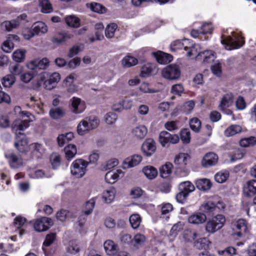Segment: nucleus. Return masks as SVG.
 Wrapping results in <instances>:
<instances>
[{
    "mask_svg": "<svg viewBox=\"0 0 256 256\" xmlns=\"http://www.w3.org/2000/svg\"><path fill=\"white\" fill-rule=\"evenodd\" d=\"M80 249L76 244L74 242H70L68 248V252L72 254H76L79 252Z\"/></svg>",
    "mask_w": 256,
    "mask_h": 256,
    "instance_id": "nucleus-62",
    "label": "nucleus"
},
{
    "mask_svg": "<svg viewBox=\"0 0 256 256\" xmlns=\"http://www.w3.org/2000/svg\"><path fill=\"white\" fill-rule=\"evenodd\" d=\"M242 131V128L238 125H232L224 131V135L229 137L235 135Z\"/></svg>",
    "mask_w": 256,
    "mask_h": 256,
    "instance_id": "nucleus-43",
    "label": "nucleus"
},
{
    "mask_svg": "<svg viewBox=\"0 0 256 256\" xmlns=\"http://www.w3.org/2000/svg\"><path fill=\"white\" fill-rule=\"evenodd\" d=\"M26 51L18 50H16L12 54L13 60L18 62H22L25 57Z\"/></svg>",
    "mask_w": 256,
    "mask_h": 256,
    "instance_id": "nucleus-54",
    "label": "nucleus"
},
{
    "mask_svg": "<svg viewBox=\"0 0 256 256\" xmlns=\"http://www.w3.org/2000/svg\"><path fill=\"white\" fill-rule=\"evenodd\" d=\"M206 220V214L202 212H196L190 216L188 218L190 223L199 224H202Z\"/></svg>",
    "mask_w": 256,
    "mask_h": 256,
    "instance_id": "nucleus-25",
    "label": "nucleus"
},
{
    "mask_svg": "<svg viewBox=\"0 0 256 256\" xmlns=\"http://www.w3.org/2000/svg\"><path fill=\"white\" fill-rule=\"evenodd\" d=\"M77 78V75L76 74L73 72L69 74L66 78H65L64 80V84L66 86H68L69 88H68V90L70 92H73L75 89V86L74 85H72L73 84L74 80Z\"/></svg>",
    "mask_w": 256,
    "mask_h": 256,
    "instance_id": "nucleus-37",
    "label": "nucleus"
},
{
    "mask_svg": "<svg viewBox=\"0 0 256 256\" xmlns=\"http://www.w3.org/2000/svg\"><path fill=\"white\" fill-rule=\"evenodd\" d=\"M117 28V24L114 23L108 24L105 30V34L106 37L108 38H112Z\"/></svg>",
    "mask_w": 256,
    "mask_h": 256,
    "instance_id": "nucleus-52",
    "label": "nucleus"
},
{
    "mask_svg": "<svg viewBox=\"0 0 256 256\" xmlns=\"http://www.w3.org/2000/svg\"><path fill=\"white\" fill-rule=\"evenodd\" d=\"M72 111L76 114L82 113L85 109V106L80 98L73 97L71 100Z\"/></svg>",
    "mask_w": 256,
    "mask_h": 256,
    "instance_id": "nucleus-20",
    "label": "nucleus"
},
{
    "mask_svg": "<svg viewBox=\"0 0 256 256\" xmlns=\"http://www.w3.org/2000/svg\"><path fill=\"white\" fill-rule=\"evenodd\" d=\"M173 165L170 162H166L164 165L160 168V176L164 178H168L172 174Z\"/></svg>",
    "mask_w": 256,
    "mask_h": 256,
    "instance_id": "nucleus-27",
    "label": "nucleus"
},
{
    "mask_svg": "<svg viewBox=\"0 0 256 256\" xmlns=\"http://www.w3.org/2000/svg\"><path fill=\"white\" fill-rule=\"evenodd\" d=\"M27 15L26 14H22L18 16L16 19L11 21H6L2 24V28L4 27L7 31H10L13 28H16L22 20L27 22Z\"/></svg>",
    "mask_w": 256,
    "mask_h": 256,
    "instance_id": "nucleus-10",
    "label": "nucleus"
},
{
    "mask_svg": "<svg viewBox=\"0 0 256 256\" xmlns=\"http://www.w3.org/2000/svg\"><path fill=\"white\" fill-rule=\"evenodd\" d=\"M74 138V134L72 132L60 134L57 138V142L60 146H63Z\"/></svg>",
    "mask_w": 256,
    "mask_h": 256,
    "instance_id": "nucleus-31",
    "label": "nucleus"
},
{
    "mask_svg": "<svg viewBox=\"0 0 256 256\" xmlns=\"http://www.w3.org/2000/svg\"><path fill=\"white\" fill-rule=\"evenodd\" d=\"M130 222L134 229L137 228L141 222V218L138 214H133L130 216L129 218Z\"/></svg>",
    "mask_w": 256,
    "mask_h": 256,
    "instance_id": "nucleus-49",
    "label": "nucleus"
},
{
    "mask_svg": "<svg viewBox=\"0 0 256 256\" xmlns=\"http://www.w3.org/2000/svg\"><path fill=\"white\" fill-rule=\"evenodd\" d=\"M221 42L225 46V48L227 50H232L240 48L244 42L240 36L234 34L232 36H229L225 39H222Z\"/></svg>",
    "mask_w": 256,
    "mask_h": 256,
    "instance_id": "nucleus-3",
    "label": "nucleus"
},
{
    "mask_svg": "<svg viewBox=\"0 0 256 256\" xmlns=\"http://www.w3.org/2000/svg\"><path fill=\"white\" fill-rule=\"evenodd\" d=\"M12 38L17 40L18 37L16 35H11L7 40L4 42L2 46V49L6 52H10L14 48V44L12 40Z\"/></svg>",
    "mask_w": 256,
    "mask_h": 256,
    "instance_id": "nucleus-29",
    "label": "nucleus"
},
{
    "mask_svg": "<svg viewBox=\"0 0 256 256\" xmlns=\"http://www.w3.org/2000/svg\"><path fill=\"white\" fill-rule=\"evenodd\" d=\"M66 156L68 160L72 159L76 154V146L74 144H68L64 148Z\"/></svg>",
    "mask_w": 256,
    "mask_h": 256,
    "instance_id": "nucleus-44",
    "label": "nucleus"
},
{
    "mask_svg": "<svg viewBox=\"0 0 256 256\" xmlns=\"http://www.w3.org/2000/svg\"><path fill=\"white\" fill-rule=\"evenodd\" d=\"M132 240L134 242V246H138L144 243L146 240V237L140 234H136Z\"/></svg>",
    "mask_w": 256,
    "mask_h": 256,
    "instance_id": "nucleus-58",
    "label": "nucleus"
},
{
    "mask_svg": "<svg viewBox=\"0 0 256 256\" xmlns=\"http://www.w3.org/2000/svg\"><path fill=\"white\" fill-rule=\"evenodd\" d=\"M234 234L238 237L242 236L246 232L247 226L246 221L244 219H240L234 224Z\"/></svg>",
    "mask_w": 256,
    "mask_h": 256,
    "instance_id": "nucleus-14",
    "label": "nucleus"
},
{
    "mask_svg": "<svg viewBox=\"0 0 256 256\" xmlns=\"http://www.w3.org/2000/svg\"><path fill=\"white\" fill-rule=\"evenodd\" d=\"M198 234L194 230H186L184 232L183 238L186 242H191L197 237Z\"/></svg>",
    "mask_w": 256,
    "mask_h": 256,
    "instance_id": "nucleus-41",
    "label": "nucleus"
},
{
    "mask_svg": "<svg viewBox=\"0 0 256 256\" xmlns=\"http://www.w3.org/2000/svg\"><path fill=\"white\" fill-rule=\"evenodd\" d=\"M142 160V156L139 154H134L125 159L123 162V168H128L138 165Z\"/></svg>",
    "mask_w": 256,
    "mask_h": 256,
    "instance_id": "nucleus-16",
    "label": "nucleus"
},
{
    "mask_svg": "<svg viewBox=\"0 0 256 256\" xmlns=\"http://www.w3.org/2000/svg\"><path fill=\"white\" fill-rule=\"evenodd\" d=\"M10 74H12L15 77L16 76L20 75L22 72V67L19 64H15L10 67Z\"/></svg>",
    "mask_w": 256,
    "mask_h": 256,
    "instance_id": "nucleus-59",
    "label": "nucleus"
},
{
    "mask_svg": "<svg viewBox=\"0 0 256 256\" xmlns=\"http://www.w3.org/2000/svg\"><path fill=\"white\" fill-rule=\"evenodd\" d=\"M65 114V110L60 107L51 108L49 112L50 116L54 120L60 118L64 116Z\"/></svg>",
    "mask_w": 256,
    "mask_h": 256,
    "instance_id": "nucleus-34",
    "label": "nucleus"
},
{
    "mask_svg": "<svg viewBox=\"0 0 256 256\" xmlns=\"http://www.w3.org/2000/svg\"><path fill=\"white\" fill-rule=\"evenodd\" d=\"M157 62L160 64H166L172 60V56L170 54L158 51L153 53Z\"/></svg>",
    "mask_w": 256,
    "mask_h": 256,
    "instance_id": "nucleus-22",
    "label": "nucleus"
},
{
    "mask_svg": "<svg viewBox=\"0 0 256 256\" xmlns=\"http://www.w3.org/2000/svg\"><path fill=\"white\" fill-rule=\"evenodd\" d=\"M48 58H44L41 60H36L32 61L28 64V68L32 70H44L48 66Z\"/></svg>",
    "mask_w": 256,
    "mask_h": 256,
    "instance_id": "nucleus-17",
    "label": "nucleus"
},
{
    "mask_svg": "<svg viewBox=\"0 0 256 256\" xmlns=\"http://www.w3.org/2000/svg\"><path fill=\"white\" fill-rule=\"evenodd\" d=\"M95 202L92 199L86 203L85 207L82 210L83 212L86 216L91 214L94 208Z\"/></svg>",
    "mask_w": 256,
    "mask_h": 256,
    "instance_id": "nucleus-56",
    "label": "nucleus"
},
{
    "mask_svg": "<svg viewBox=\"0 0 256 256\" xmlns=\"http://www.w3.org/2000/svg\"><path fill=\"white\" fill-rule=\"evenodd\" d=\"M244 192L246 196H252L256 194V180L248 181L244 188Z\"/></svg>",
    "mask_w": 256,
    "mask_h": 256,
    "instance_id": "nucleus-23",
    "label": "nucleus"
},
{
    "mask_svg": "<svg viewBox=\"0 0 256 256\" xmlns=\"http://www.w3.org/2000/svg\"><path fill=\"white\" fill-rule=\"evenodd\" d=\"M28 144V140L26 137L23 136V134L19 132L16 138V142L14 146L20 152H26V146Z\"/></svg>",
    "mask_w": 256,
    "mask_h": 256,
    "instance_id": "nucleus-19",
    "label": "nucleus"
},
{
    "mask_svg": "<svg viewBox=\"0 0 256 256\" xmlns=\"http://www.w3.org/2000/svg\"><path fill=\"white\" fill-rule=\"evenodd\" d=\"M148 132L146 128L143 125L137 126L132 130V134L136 138L138 139H143Z\"/></svg>",
    "mask_w": 256,
    "mask_h": 256,
    "instance_id": "nucleus-28",
    "label": "nucleus"
},
{
    "mask_svg": "<svg viewBox=\"0 0 256 256\" xmlns=\"http://www.w3.org/2000/svg\"><path fill=\"white\" fill-rule=\"evenodd\" d=\"M158 71V68L156 64L148 63L142 67L140 76L146 78L156 74Z\"/></svg>",
    "mask_w": 256,
    "mask_h": 256,
    "instance_id": "nucleus-12",
    "label": "nucleus"
},
{
    "mask_svg": "<svg viewBox=\"0 0 256 256\" xmlns=\"http://www.w3.org/2000/svg\"><path fill=\"white\" fill-rule=\"evenodd\" d=\"M194 105V102L193 100H190L185 102L182 106L184 112L186 114L190 113L193 110Z\"/></svg>",
    "mask_w": 256,
    "mask_h": 256,
    "instance_id": "nucleus-64",
    "label": "nucleus"
},
{
    "mask_svg": "<svg viewBox=\"0 0 256 256\" xmlns=\"http://www.w3.org/2000/svg\"><path fill=\"white\" fill-rule=\"evenodd\" d=\"M218 208V205H216L213 202L208 201L201 205L200 210L204 212H214Z\"/></svg>",
    "mask_w": 256,
    "mask_h": 256,
    "instance_id": "nucleus-40",
    "label": "nucleus"
},
{
    "mask_svg": "<svg viewBox=\"0 0 256 256\" xmlns=\"http://www.w3.org/2000/svg\"><path fill=\"white\" fill-rule=\"evenodd\" d=\"M190 158V156L188 154L180 153L176 156L174 163L175 164L179 166L180 168H182L186 164L187 161Z\"/></svg>",
    "mask_w": 256,
    "mask_h": 256,
    "instance_id": "nucleus-30",
    "label": "nucleus"
},
{
    "mask_svg": "<svg viewBox=\"0 0 256 256\" xmlns=\"http://www.w3.org/2000/svg\"><path fill=\"white\" fill-rule=\"evenodd\" d=\"M218 160V156L214 152L207 153L204 157L202 163L203 166L207 168L215 165Z\"/></svg>",
    "mask_w": 256,
    "mask_h": 256,
    "instance_id": "nucleus-18",
    "label": "nucleus"
},
{
    "mask_svg": "<svg viewBox=\"0 0 256 256\" xmlns=\"http://www.w3.org/2000/svg\"><path fill=\"white\" fill-rule=\"evenodd\" d=\"M16 82V78L12 74H8L4 76L2 81V84L4 87H10Z\"/></svg>",
    "mask_w": 256,
    "mask_h": 256,
    "instance_id": "nucleus-51",
    "label": "nucleus"
},
{
    "mask_svg": "<svg viewBox=\"0 0 256 256\" xmlns=\"http://www.w3.org/2000/svg\"><path fill=\"white\" fill-rule=\"evenodd\" d=\"M142 171L144 175L150 180L154 178L158 174L156 169L152 166H145Z\"/></svg>",
    "mask_w": 256,
    "mask_h": 256,
    "instance_id": "nucleus-38",
    "label": "nucleus"
},
{
    "mask_svg": "<svg viewBox=\"0 0 256 256\" xmlns=\"http://www.w3.org/2000/svg\"><path fill=\"white\" fill-rule=\"evenodd\" d=\"M30 146L32 149L33 155H34L37 158H39L44 152V148L42 144L36 142L32 144Z\"/></svg>",
    "mask_w": 256,
    "mask_h": 256,
    "instance_id": "nucleus-47",
    "label": "nucleus"
},
{
    "mask_svg": "<svg viewBox=\"0 0 256 256\" xmlns=\"http://www.w3.org/2000/svg\"><path fill=\"white\" fill-rule=\"evenodd\" d=\"M182 229V224L180 222L174 224L170 230V236L174 238L176 237L178 234V232H179Z\"/></svg>",
    "mask_w": 256,
    "mask_h": 256,
    "instance_id": "nucleus-63",
    "label": "nucleus"
},
{
    "mask_svg": "<svg viewBox=\"0 0 256 256\" xmlns=\"http://www.w3.org/2000/svg\"><path fill=\"white\" fill-rule=\"evenodd\" d=\"M164 78L170 80H177L180 76V70L177 64H170L162 71Z\"/></svg>",
    "mask_w": 256,
    "mask_h": 256,
    "instance_id": "nucleus-6",
    "label": "nucleus"
},
{
    "mask_svg": "<svg viewBox=\"0 0 256 256\" xmlns=\"http://www.w3.org/2000/svg\"><path fill=\"white\" fill-rule=\"evenodd\" d=\"M232 98L233 95L231 93L226 94L224 96L218 106L219 109L222 111H228L227 114H232V111L229 110H226V108L231 106L232 103Z\"/></svg>",
    "mask_w": 256,
    "mask_h": 256,
    "instance_id": "nucleus-15",
    "label": "nucleus"
},
{
    "mask_svg": "<svg viewBox=\"0 0 256 256\" xmlns=\"http://www.w3.org/2000/svg\"><path fill=\"white\" fill-rule=\"evenodd\" d=\"M179 189L189 195L190 193L195 190V186L190 182L186 181L180 184Z\"/></svg>",
    "mask_w": 256,
    "mask_h": 256,
    "instance_id": "nucleus-35",
    "label": "nucleus"
},
{
    "mask_svg": "<svg viewBox=\"0 0 256 256\" xmlns=\"http://www.w3.org/2000/svg\"><path fill=\"white\" fill-rule=\"evenodd\" d=\"M181 140L186 144H188L190 140V132L188 129H184L181 131Z\"/></svg>",
    "mask_w": 256,
    "mask_h": 256,
    "instance_id": "nucleus-60",
    "label": "nucleus"
},
{
    "mask_svg": "<svg viewBox=\"0 0 256 256\" xmlns=\"http://www.w3.org/2000/svg\"><path fill=\"white\" fill-rule=\"evenodd\" d=\"M53 225L52 220L48 217H42L36 220L34 224L35 230L38 232L46 231Z\"/></svg>",
    "mask_w": 256,
    "mask_h": 256,
    "instance_id": "nucleus-8",
    "label": "nucleus"
},
{
    "mask_svg": "<svg viewBox=\"0 0 256 256\" xmlns=\"http://www.w3.org/2000/svg\"><path fill=\"white\" fill-rule=\"evenodd\" d=\"M29 123L30 120H16L12 124V128L16 131L24 130L29 126Z\"/></svg>",
    "mask_w": 256,
    "mask_h": 256,
    "instance_id": "nucleus-32",
    "label": "nucleus"
},
{
    "mask_svg": "<svg viewBox=\"0 0 256 256\" xmlns=\"http://www.w3.org/2000/svg\"><path fill=\"white\" fill-rule=\"evenodd\" d=\"M225 222V217L222 214H218L208 221L206 230L209 233H214L222 228Z\"/></svg>",
    "mask_w": 256,
    "mask_h": 256,
    "instance_id": "nucleus-4",
    "label": "nucleus"
},
{
    "mask_svg": "<svg viewBox=\"0 0 256 256\" xmlns=\"http://www.w3.org/2000/svg\"><path fill=\"white\" fill-rule=\"evenodd\" d=\"M195 184L196 188L200 190L206 191L209 190L212 186L210 180L208 178H201L196 180Z\"/></svg>",
    "mask_w": 256,
    "mask_h": 256,
    "instance_id": "nucleus-26",
    "label": "nucleus"
},
{
    "mask_svg": "<svg viewBox=\"0 0 256 256\" xmlns=\"http://www.w3.org/2000/svg\"><path fill=\"white\" fill-rule=\"evenodd\" d=\"M65 21L66 24L73 28H78L80 26V19L74 16H69L66 18Z\"/></svg>",
    "mask_w": 256,
    "mask_h": 256,
    "instance_id": "nucleus-46",
    "label": "nucleus"
},
{
    "mask_svg": "<svg viewBox=\"0 0 256 256\" xmlns=\"http://www.w3.org/2000/svg\"><path fill=\"white\" fill-rule=\"evenodd\" d=\"M218 253L220 256H235L238 254L236 249L232 246L226 247L224 250H220Z\"/></svg>",
    "mask_w": 256,
    "mask_h": 256,
    "instance_id": "nucleus-42",
    "label": "nucleus"
},
{
    "mask_svg": "<svg viewBox=\"0 0 256 256\" xmlns=\"http://www.w3.org/2000/svg\"><path fill=\"white\" fill-rule=\"evenodd\" d=\"M73 36L74 35L70 33L60 34L53 38L52 41L54 44H61L72 38Z\"/></svg>",
    "mask_w": 256,
    "mask_h": 256,
    "instance_id": "nucleus-33",
    "label": "nucleus"
},
{
    "mask_svg": "<svg viewBox=\"0 0 256 256\" xmlns=\"http://www.w3.org/2000/svg\"><path fill=\"white\" fill-rule=\"evenodd\" d=\"M138 62V60L132 56H125L122 61V65L124 68H130L136 65Z\"/></svg>",
    "mask_w": 256,
    "mask_h": 256,
    "instance_id": "nucleus-39",
    "label": "nucleus"
},
{
    "mask_svg": "<svg viewBox=\"0 0 256 256\" xmlns=\"http://www.w3.org/2000/svg\"><path fill=\"white\" fill-rule=\"evenodd\" d=\"M180 140L177 134H172L166 131H162L159 134V142L162 146H166L168 143L175 144Z\"/></svg>",
    "mask_w": 256,
    "mask_h": 256,
    "instance_id": "nucleus-9",
    "label": "nucleus"
},
{
    "mask_svg": "<svg viewBox=\"0 0 256 256\" xmlns=\"http://www.w3.org/2000/svg\"><path fill=\"white\" fill-rule=\"evenodd\" d=\"M190 128L194 132H198L201 128V122L196 118H192L189 122Z\"/></svg>",
    "mask_w": 256,
    "mask_h": 256,
    "instance_id": "nucleus-50",
    "label": "nucleus"
},
{
    "mask_svg": "<svg viewBox=\"0 0 256 256\" xmlns=\"http://www.w3.org/2000/svg\"><path fill=\"white\" fill-rule=\"evenodd\" d=\"M188 42V40L186 39L182 40V42L179 40H176L170 44L171 50L174 51L182 48L184 50V47L187 46L186 44Z\"/></svg>",
    "mask_w": 256,
    "mask_h": 256,
    "instance_id": "nucleus-45",
    "label": "nucleus"
},
{
    "mask_svg": "<svg viewBox=\"0 0 256 256\" xmlns=\"http://www.w3.org/2000/svg\"><path fill=\"white\" fill-rule=\"evenodd\" d=\"M106 252L110 256H115L118 252V246L113 241L108 240L104 244Z\"/></svg>",
    "mask_w": 256,
    "mask_h": 256,
    "instance_id": "nucleus-24",
    "label": "nucleus"
},
{
    "mask_svg": "<svg viewBox=\"0 0 256 256\" xmlns=\"http://www.w3.org/2000/svg\"><path fill=\"white\" fill-rule=\"evenodd\" d=\"M102 197L106 203L110 204L114 198V192L112 190H106L103 193Z\"/></svg>",
    "mask_w": 256,
    "mask_h": 256,
    "instance_id": "nucleus-57",
    "label": "nucleus"
},
{
    "mask_svg": "<svg viewBox=\"0 0 256 256\" xmlns=\"http://www.w3.org/2000/svg\"><path fill=\"white\" fill-rule=\"evenodd\" d=\"M90 8L93 12L99 14H103L106 12V8L98 3H91L90 4Z\"/></svg>",
    "mask_w": 256,
    "mask_h": 256,
    "instance_id": "nucleus-53",
    "label": "nucleus"
},
{
    "mask_svg": "<svg viewBox=\"0 0 256 256\" xmlns=\"http://www.w3.org/2000/svg\"><path fill=\"white\" fill-rule=\"evenodd\" d=\"M5 156L8 160V164L12 168H17L22 165V160L20 156L12 152L7 153Z\"/></svg>",
    "mask_w": 256,
    "mask_h": 256,
    "instance_id": "nucleus-13",
    "label": "nucleus"
},
{
    "mask_svg": "<svg viewBox=\"0 0 256 256\" xmlns=\"http://www.w3.org/2000/svg\"><path fill=\"white\" fill-rule=\"evenodd\" d=\"M142 150L146 156H151L156 150L155 142L151 138L146 139L142 144Z\"/></svg>",
    "mask_w": 256,
    "mask_h": 256,
    "instance_id": "nucleus-11",
    "label": "nucleus"
},
{
    "mask_svg": "<svg viewBox=\"0 0 256 256\" xmlns=\"http://www.w3.org/2000/svg\"><path fill=\"white\" fill-rule=\"evenodd\" d=\"M40 6L42 8V12L44 13L48 14L52 12V4L48 0H41Z\"/></svg>",
    "mask_w": 256,
    "mask_h": 256,
    "instance_id": "nucleus-48",
    "label": "nucleus"
},
{
    "mask_svg": "<svg viewBox=\"0 0 256 256\" xmlns=\"http://www.w3.org/2000/svg\"><path fill=\"white\" fill-rule=\"evenodd\" d=\"M201 48L198 44H190L189 46L184 47V50L187 52L186 56L191 57H204V62H208L214 60L216 53L212 50H204L201 52Z\"/></svg>",
    "mask_w": 256,
    "mask_h": 256,
    "instance_id": "nucleus-1",
    "label": "nucleus"
},
{
    "mask_svg": "<svg viewBox=\"0 0 256 256\" xmlns=\"http://www.w3.org/2000/svg\"><path fill=\"white\" fill-rule=\"evenodd\" d=\"M121 170H111L108 172L105 175V180L106 182L109 184H113L115 183L118 180L119 177V172H121Z\"/></svg>",
    "mask_w": 256,
    "mask_h": 256,
    "instance_id": "nucleus-36",
    "label": "nucleus"
},
{
    "mask_svg": "<svg viewBox=\"0 0 256 256\" xmlns=\"http://www.w3.org/2000/svg\"><path fill=\"white\" fill-rule=\"evenodd\" d=\"M47 31L48 27L44 22L40 21L37 22L33 24L32 30L28 32L29 34L28 35L24 34V38L28 40L35 35L45 34Z\"/></svg>",
    "mask_w": 256,
    "mask_h": 256,
    "instance_id": "nucleus-7",
    "label": "nucleus"
},
{
    "mask_svg": "<svg viewBox=\"0 0 256 256\" xmlns=\"http://www.w3.org/2000/svg\"><path fill=\"white\" fill-rule=\"evenodd\" d=\"M50 161L53 169H56L60 166V157L58 155L52 154L50 156Z\"/></svg>",
    "mask_w": 256,
    "mask_h": 256,
    "instance_id": "nucleus-61",
    "label": "nucleus"
},
{
    "mask_svg": "<svg viewBox=\"0 0 256 256\" xmlns=\"http://www.w3.org/2000/svg\"><path fill=\"white\" fill-rule=\"evenodd\" d=\"M88 162L82 159H77L72 164L70 172L72 175L77 178H82L87 170Z\"/></svg>",
    "mask_w": 256,
    "mask_h": 256,
    "instance_id": "nucleus-5",
    "label": "nucleus"
},
{
    "mask_svg": "<svg viewBox=\"0 0 256 256\" xmlns=\"http://www.w3.org/2000/svg\"><path fill=\"white\" fill-rule=\"evenodd\" d=\"M100 123L99 120L95 116L86 118L78 126L77 131L80 135L83 136L90 130L96 128Z\"/></svg>",
    "mask_w": 256,
    "mask_h": 256,
    "instance_id": "nucleus-2",
    "label": "nucleus"
},
{
    "mask_svg": "<svg viewBox=\"0 0 256 256\" xmlns=\"http://www.w3.org/2000/svg\"><path fill=\"white\" fill-rule=\"evenodd\" d=\"M60 79V74L58 72H54L45 80L44 85L48 90H52L55 87Z\"/></svg>",
    "mask_w": 256,
    "mask_h": 256,
    "instance_id": "nucleus-21",
    "label": "nucleus"
},
{
    "mask_svg": "<svg viewBox=\"0 0 256 256\" xmlns=\"http://www.w3.org/2000/svg\"><path fill=\"white\" fill-rule=\"evenodd\" d=\"M118 118V116L114 112H108L104 117L106 122L108 124H114Z\"/></svg>",
    "mask_w": 256,
    "mask_h": 256,
    "instance_id": "nucleus-55",
    "label": "nucleus"
}]
</instances>
